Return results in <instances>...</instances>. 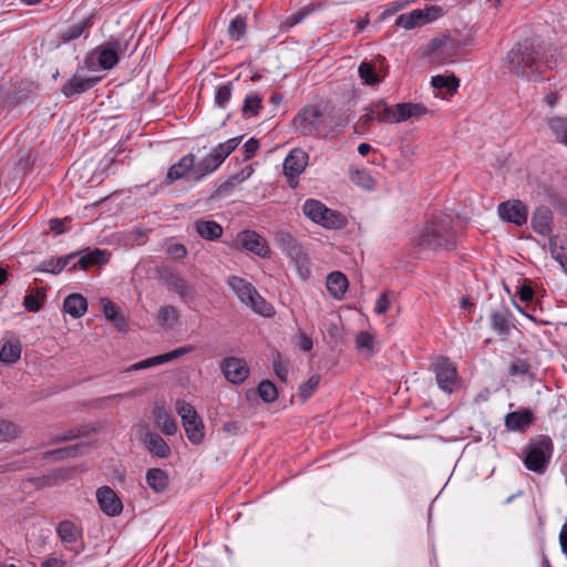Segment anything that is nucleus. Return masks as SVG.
<instances>
[{
    "label": "nucleus",
    "instance_id": "obj_39",
    "mask_svg": "<svg viewBox=\"0 0 567 567\" xmlns=\"http://www.w3.org/2000/svg\"><path fill=\"white\" fill-rule=\"evenodd\" d=\"M261 107V97L257 93H250L245 97L241 111L244 116L248 118L256 116Z\"/></svg>",
    "mask_w": 567,
    "mask_h": 567
},
{
    "label": "nucleus",
    "instance_id": "obj_15",
    "mask_svg": "<svg viewBox=\"0 0 567 567\" xmlns=\"http://www.w3.org/2000/svg\"><path fill=\"white\" fill-rule=\"evenodd\" d=\"M225 378L234 384L243 383L249 375V368L244 359L227 358L221 363Z\"/></svg>",
    "mask_w": 567,
    "mask_h": 567
},
{
    "label": "nucleus",
    "instance_id": "obj_23",
    "mask_svg": "<svg viewBox=\"0 0 567 567\" xmlns=\"http://www.w3.org/2000/svg\"><path fill=\"white\" fill-rule=\"evenodd\" d=\"M75 259L76 262H73L71 268L79 266L81 269L85 270L91 266L105 264L109 259V254L102 249H94L84 254L79 252V256Z\"/></svg>",
    "mask_w": 567,
    "mask_h": 567
},
{
    "label": "nucleus",
    "instance_id": "obj_32",
    "mask_svg": "<svg viewBox=\"0 0 567 567\" xmlns=\"http://www.w3.org/2000/svg\"><path fill=\"white\" fill-rule=\"evenodd\" d=\"M533 422V413L529 410L515 411L508 413L505 417V425L512 431H518L528 426Z\"/></svg>",
    "mask_w": 567,
    "mask_h": 567
},
{
    "label": "nucleus",
    "instance_id": "obj_31",
    "mask_svg": "<svg viewBox=\"0 0 567 567\" xmlns=\"http://www.w3.org/2000/svg\"><path fill=\"white\" fill-rule=\"evenodd\" d=\"M195 229L206 240H216L223 234V227L214 220L198 219L195 221Z\"/></svg>",
    "mask_w": 567,
    "mask_h": 567
},
{
    "label": "nucleus",
    "instance_id": "obj_24",
    "mask_svg": "<svg viewBox=\"0 0 567 567\" xmlns=\"http://www.w3.org/2000/svg\"><path fill=\"white\" fill-rule=\"evenodd\" d=\"M327 289L329 293L337 300H340L343 298L349 282L346 275H343L340 271H333L327 277Z\"/></svg>",
    "mask_w": 567,
    "mask_h": 567
},
{
    "label": "nucleus",
    "instance_id": "obj_25",
    "mask_svg": "<svg viewBox=\"0 0 567 567\" xmlns=\"http://www.w3.org/2000/svg\"><path fill=\"white\" fill-rule=\"evenodd\" d=\"M64 311L72 318H81L87 310V301L80 293L69 295L63 302Z\"/></svg>",
    "mask_w": 567,
    "mask_h": 567
},
{
    "label": "nucleus",
    "instance_id": "obj_55",
    "mask_svg": "<svg viewBox=\"0 0 567 567\" xmlns=\"http://www.w3.org/2000/svg\"><path fill=\"white\" fill-rule=\"evenodd\" d=\"M529 372V364L520 359H516L509 364L511 375H525Z\"/></svg>",
    "mask_w": 567,
    "mask_h": 567
},
{
    "label": "nucleus",
    "instance_id": "obj_60",
    "mask_svg": "<svg viewBox=\"0 0 567 567\" xmlns=\"http://www.w3.org/2000/svg\"><path fill=\"white\" fill-rule=\"evenodd\" d=\"M389 308H390V300L385 293H382L375 302L374 310L377 313L382 315V313H385Z\"/></svg>",
    "mask_w": 567,
    "mask_h": 567
},
{
    "label": "nucleus",
    "instance_id": "obj_26",
    "mask_svg": "<svg viewBox=\"0 0 567 567\" xmlns=\"http://www.w3.org/2000/svg\"><path fill=\"white\" fill-rule=\"evenodd\" d=\"M144 443L147 450L158 457L165 458L171 454V447L157 433L147 432L144 436Z\"/></svg>",
    "mask_w": 567,
    "mask_h": 567
},
{
    "label": "nucleus",
    "instance_id": "obj_42",
    "mask_svg": "<svg viewBox=\"0 0 567 567\" xmlns=\"http://www.w3.org/2000/svg\"><path fill=\"white\" fill-rule=\"evenodd\" d=\"M45 299V293L42 289L29 293L23 299V307L29 312H38Z\"/></svg>",
    "mask_w": 567,
    "mask_h": 567
},
{
    "label": "nucleus",
    "instance_id": "obj_53",
    "mask_svg": "<svg viewBox=\"0 0 567 567\" xmlns=\"http://www.w3.org/2000/svg\"><path fill=\"white\" fill-rule=\"evenodd\" d=\"M311 10L309 7H302L297 12L290 14L286 18L285 25L288 28H291L301 21H303L305 18H307L310 14Z\"/></svg>",
    "mask_w": 567,
    "mask_h": 567
},
{
    "label": "nucleus",
    "instance_id": "obj_19",
    "mask_svg": "<svg viewBox=\"0 0 567 567\" xmlns=\"http://www.w3.org/2000/svg\"><path fill=\"white\" fill-rule=\"evenodd\" d=\"M196 166L195 156L193 154H187L183 156L177 163L173 164L167 172L166 179L168 183H173L177 179H181L185 176H189L192 179L194 178L193 169Z\"/></svg>",
    "mask_w": 567,
    "mask_h": 567
},
{
    "label": "nucleus",
    "instance_id": "obj_54",
    "mask_svg": "<svg viewBox=\"0 0 567 567\" xmlns=\"http://www.w3.org/2000/svg\"><path fill=\"white\" fill-rule=\"evenodd\" d=\"M408 4H410V1H392L384 6L381 18L388 19L389 17L394 16L399 11L406 8Z\"/></svg>",
    "mask_w": 567,
    "mask_h": 567
},
{
    "label": "nucleus",
    "instance_id": "obj_18",
    "mask_svg": "<svg viewBox=\"0 0 567 567\" xmlns=\"http://www.w3.org/2000/svg\"><path fill=\"white\" fill-rule=\"evenodd\" d=\"M308 164V154L301 148L292 150L284 161V172L289 178L298 177Z\"/></svg>",
    "mask_w": 567,
    "mask_h": 567
},
{
    "label": "nucleus",
    "instance_id": "obj_8",
    "mask_svg": "<svg viewBox=\"0 0 567 567\" xmlns=\"http://www.w3.org/2000/svg\"><path fill=\"white\" fill-rule=\"evenodd\" d=\"M297 132L305 136H321L324 131V116L318 105H307L293 118Z\"/></svg>",
    "mask_w": 567,
    "mask_h": 567
},
{
    "label": "nucleus",
    "instance_id": "obj_62",
    "mask_svg": "<svg viewBox=\"0 0 567 567\" xmlns=\"http://www.w3.org/2000/svg\"><path fill=\"white\" fill-rule=\"evenodd\" d=\"M79 436V431L75 430H68L63 431L62 433H59L54 436L55 442H64L70 441Z\"/></svg>",
    "mask_w": 567,
    "mask_h": 567
},
{
    "label": "nucleus",
    "instance_id": "obj_44",
    "mask_svg": "<svg viewBox=\"0 0 567 567\" xmlns=\"http://www.w3.org/2000/svg\"><path fill=\"white\" fill-rule=\"evenodd\" d=\"M178 320V312L173 306H165L159 309L158 321L162 327H172Z\"/></svg>",
    "mask_w": 567,
    "mask_h": 567
},
{
    "label": "nucleus",
    "instance_id": "obj_38",
    "mask_svg": "<svg viewBox=\"0 0 567 567\" xmlns=\"http://www.w3.org/2000/svg\"><path fill=\"white\" fill-rule=\"evenodd\" d=\"M358 73L367 85H375L382 81V78L375 72L374 65L367 61L360 63Z\"/></svg>",
    "mask_w": 567,
    "mask_h": 567
},
{
    "label": "nucleus",
    "instance_id": "obj_49",
    "mask_svg": "<svg viewBox=\"0 0 567 567\" xmlns=\"http://www.w3.org/2000/svg\"><path fill=\"white\" fill-rule=\"evenodd\" d=\"M320 377L318 374L311 375L305 383L299 386V395L306 401L318 389Z\"/></svg>",
    "mask_w": 567,
    "mask_h": 567
},
{
    "label": "nucleus",
    "instance_id": "obj_20",
    "mask_svg": "<svg viewBox=\"0 0 567 567\" xmlns=\"http://www.w3.org/2000/svg\"><path fill=\"white\" fill-rule=\"evenodd\" d=\"M163 280L166 287L171 291L176 292L181 298L194 297V288L178 272L166 271L163 275Z\"/></svg>",
    "mask_w": 567,
    "mask_h": 567
},
{
    "label": "nucleus",
    "instance_id": "obj_7",
    "mask_svg": "<svg viewBox=\"0 0 567 567\" xmlns=\"http://www.w3.org/2000/svg\"><path fill=\"white\" fill-rule=\"evenodd\" d=\"M551 453V440L547 436H542L527 445L524 464L529 471L543 474L548 466Z\"/></svg>",
    "mask_w": 567,
    "mask_h": 567
},
{
    "label": "nucleus",
    "instance_id": "obj_1",
    "mask_svg": "<svg viewBox=\"0 0 567 567\" xmlns=\"http://www.w3.org/2000/svg\"><path fill=\"white\" fill-rule=\"evenodd\" d=\"M557 61L540 44L524 41L515 44L507 53L506 68L512 74L533 80L547 69H553Z\"/></svg>",
    "mask_w": 567,
    "mask_h": 567
},
{
    "label": "nucleus",
    "instance_id": "obj_61",
    "mask_svg": "<svg viewBox=\"0 0 567 567\" xmlns=\"http://www.w3.org/2000/svg\"><path fill=\"white\" fill-rule=\"evenodd\" d=\"M274 370H275L276 375L281 381H284V382L287 381L288 370H287L286 364L280 359L275 360V362H274Z\"/></svg>",
    "mask_w": 567,
    "mask_h": 567
},
{
    "label": "nucleus",
    "instance_id": "obj_30",
    "mask_svg": "<svg viewBox=\"0 0 567 567\" xmlns=\"http://www.w3.org/2000/svg\"><path fill=\"white\" fill-rule=\"evenodd\" d=\"M546 124L555 140L567 146V117L555 115L548 117Z\"/></svg>",
    "mask_w": 567,
    "mask_h": 567
},
{
    "label": "nucleus",
    "instance_id": "obj_3",
    "mask_svg": "<svg viewBox=\"0 0 567 567\" xmlns=\"http://www.w3.org/2000/svg\"><path fill=\"white\" fill-rule=\"evenodd\" d=\"M461 49L460 40L447 34H441L431 39L420 49V52L430 63L444 65L455 62Z\"/></svg>",
    "mask_w": 567,
    "mask_h": 567
},
{
    "label": "nucleus",
    "instance_id": "obj_21",
    "mask_svg": "<svg viewBox=\"0 0 567 567\" xmlns=\"http://www.w3.org/2000/svg\"><path fill=\"white\" fill-rule=\"evenodd\" d=\"M223 162L224 161L219 154L213 147L210 153L205 158L196 163V166L193 169L194 178L199 181L204 176L212 174L223 164Z\"/></svg>",
    "mask_w": 567,
    "mask_h": 567
},
{
    "label": "nucleus",
    "instance_id": "obj_13",
    "mask_svg": "<svg viewBox=\"0 0 567 567\" xmlns=\"http://www.w3.org/2000/svg\"><path fill=\"white\" fill-rule=\"evenodd\" d=\"M436 382L441 390L451 393L457 383L456 367L446 358H440L435 362Z\"/></svg>",
    "mask_w": 567,
    "mask_h": 567
},
{
    "label": "nucleus",
    "instance_id": "obj_36",
    "mask_svg": "<svg viewBox=\"0 0 567 567\" xmlns=\"http://www.w3.org/2000/svg\"><path fill=\"white\" fill-rule=\"evenodd\" d=\"M146 483L154 492L161 493L166 489L168 477L163 470L151 468L146 473Z\"/></svg>",
    "mask_w": 567,
    "mask_h": 567
},
{
    "label": "nucleus",
    "instance_id": "obj_2",
    "mask_svg": "<svg viewBox=\"0 0 567 567\" xmlns=\"http://www.w3.org/2000/svg\"><path fill=\"white\" fill-rule=\"evenodd\" d=\"M416 244L431 249L453 248L455 246V233L451 226V218L440 216L429 223L420 234Z\"/></svg>",
    "mask_w": 567,
    "mask_h": 567
},
{
    "label": "nucleus",
    "instance_id": "obj_28",
    "mask_svg": "<svg viewBox=\"0 0 567 567\" xmlns=\"http://www.w3.org/2000/svg\"><path fill=\"white\" fill-rule=\"evenodd\" d=\"M22 346L19 339L7 340L0 350V361L6 364L16 363L21 358Z\"/></svg>",
    "mask_w": 567,
    "mask_h": 567
},
{
    "label": "nucleus",
    "instance_id": "obj_4",
    "mask_svg": "<svg viewBox=\"0 0 567 567\" xmlns=\"http://www.w3.org/2000/svg\"><path fill=\"white\" fill-rule=\"evenodd\" d=\"M227 285L240 302L256 313L264 317H271L274 315V307L268 303L246 279L238 276H230L227 279Z\"/></svg>",
    "mask_w": 567,
    "mask_h": 567
},
{
    "label": "nucleus",
    "instance_id": "obj_48",
    "mask_svg": "<svg viewBox=\"0 0 567 567\" xmlns=\"http://www.w3.org/2000/svg\"><path fill=\"white\" fill-rule=\"evenodd\" d=\"M374 346L373 337L368 332H360L355 337V348L359 352L372 353Z\"/></svg>",
    "mask_w": 567,
    "mask_h": 567
},
{
    "label": "nucleus",
    "instance_id": "obj_46",
    "mask_svg": "<svg viewBox=\"0 0 567 567\" xmlns=\"http://www.w3.org/2000/svg\"><path fill=\"white\" fill-rule=\"evenodd\" d=\"M19 427L8 420L0 419V442H7L19 435Z\"/></svg>",
    "mask_w": 567,
    "mask_h": 567
},
{
    "label": "nucleus",
    "instance_id": "obj_17",
    "mask_svg": "<svg viewBox=\"0 0 567 567\" xmlns=\"http://www.w3.org/2000/svg\"><path fill=\"white\" fill-rule=\"evenodd\" d=\"M190 351H192L190 347H181L171 352L163 353L159 355H155V357L138 361V362L132 364L127 369V371H137V370L150 369V368H153L156 365L165 364L169 361H173V360L179 358L181 355L189 353Z\"/></svg>",
    "mask_w": 567,
    "mask_h": 567
},
{
    "label": "nucleus",
    "instance_id": "obj_63",
    "mask_svg": "<svg viewBox=\"0 0 567 567\" xmlns=\"http://www.w3.org/2000/svg\"><path fill=\"white\" fill-rule=\"evenodd\" d=\"M41 567H66V563L62 558L49 557L41 563Z\"/></svg>",
    "mask_w": 567,
    "mask_h": 567
},
{
    "label": "nucleus",
    "instance_id": "obj_35",
    "mask_svg": "<svg viewBox=\"0 0 567 567\" xmlns=\"http://www.w3.org/2000/svg\"><path fill=\"white\" fill-rule=\"evenodd\" d=\"M56 533L64 544H74L81 538V529L71 520H62Z\"/></svg>",
    "mask_w": 567,
    "mask_h": 567
},
{
    "label": "nucleus",
    "instance_id": "obj_14",
    "mask_svg": "<svg viewBox=\"0 0 567 567\" xmlns=\"http://www.w3.org/2000/svg\"><path fill=\"white\" fill-rule=\"evenodd\" d=\"M498 215L502 220L517 226L526 224L528 217L527 207L520 200H507L498 205Z\"/></svg>",
    "mask_w": 567,
    "mask_h": 567
},
{
    "label": "nucleus",
    "instance_id": "obj_9",
    "mask_svg": "<svg viewBox=\"0 0 567 567\" xmlns=\"http://www.w3.org/2000/svg\"><path fill=\"white\" fill-rule=\"evenodd\" d=\"M443 9L437 6H431L425 9H415L409 13L398 16L395 19V27L404 30H413L436 21L443 16Z\"/></svg>",
    "mask_w": 567,
    "mask_h": 567
},
{
    "label": "nucleus",
    "instance_id": "obj_47",
    "mask_svg": "<svg viewBox=\"0 0 567 567\" xmlns=\"http://www.w3.org/2000/svg\"><path fill=\"white\" fill-rule=\"evenodd\" d=\"M491 323L493 329L499 334H506L509 330V323L505 313L494 311L491 313Z\"/></svg>",
    "mask_w": 567,
    "mask_h": 567
},
{
    "label": "nucleus",
    "instance_id": "obj_37",
    "mask_svg": "<svg viewBox=\"0 0 567 567\" xmlns=\"http://www.w3.org/2000/svg\"><path fill=\"white\" fill-rule=\"evenodd\" d=\"M91 25H92V17H86V18L82 19L81 21L70 25L68 28V30H65L62 33L61 39L63 42H69V41L75 40V39L80 38L83 34V32L86 29H89Z\"/></svg>",
    "mask_w": 567,
    "mask_h": 567
},
{
    "label": "nucleus",
    "instance_id": "obj_50",
    "mask_svg": "<svg viewBox=\"0 0 567 567\" xmlns=\"http://www.w3.org/2000/svg\"><path fill=\"white\" fill-rule=\"evenodd\" d=\"M241 137H233L215 146V151L225 161L239 145Z\"/></svg>",
    "mask_w": 567,
    "mask_h": 567
},
{
    "label": "nucleus",
    "instance_id": "obj_11",
    "mask_svg": "<svg viewBox=\"0 0 567 567\" xmlns=\"http://www.w3.org/2000/svg\"><path fill=\"white\" fill-rule=\"evenodd\" d=\"M396 104L388 105L384 101H378L364 109V113L360 117V122L367 125L371 122L379 123H398Z\"/></svg>",
    "mask_w": 567,
    "mask_h": 567
},
{
    "label": "nucleus",
    "instance_id": "obj_45",
    "mask_svg": "<svg viewBox=\"0 0 567 567\" xmlns=\"http://www.w3.org/2000/svg\"><path fill=\"white\" fill-rule=\"evenodd\" d=\"M233 93V85L230 82L218 85L215 91V103L219 107H225L229 102Z\"/></svg>",
    "mask_w": 567,
    "mask_h": 567
},
{
    "label": "nucleus",
    "instance_id": "obj_5",
    "mask_svg": "<svg viewBox=\"0 0 567 567\" xmlns=\"http://www.w3.org/2000/svg\"><path fill=\"white\" fill-rule=\"evenodd\" d=\"M302 213L312 223L327 229H340L346 225V219L339 212L328 208L318 199H307L302 205Z\"/></svg>",
    "mask_w": 567,
    "mask_h": 567
},
{
    "label": "nucleus",
    "instance_id": "obj_56",
    "mask_svg": "<svg viewBox=\"0 0 567 567\" xmlns=\"http://www.w3.org/2000/svg\"><path fill=\"white\" fill-rule=\"evenodd\" d=\"M78 256L79 252H72L62 257H56V260H54V262L58 272L60 274L63 269L68 268L69 266L71 267V262L75 260Z\"/></svg>",
    "mask_w": 567,
    "mask_h": 567
},
{
    "label": "nucleus",
    "instance_id": "obj_59",
    "mask_svg": "<svg viewBox=\"0 0 567 567\" xmlns=\"http://www.w3.org/2000/svg\"><path fill=\"white\" fill-rule=\"evenodd\" d=\"M245 158L249 159L251 158L259 148V142L256 138L248 140L245 145Z\"/></svg>",
    "mask_w": 567,
    "mask_h": 567
},
{
    "label": "nucleus",
    "instance_id": "obj_41",
    "mask_svg": "<svg viewBox=\"0 0 567 567\" xmlns=\"http://www.w3.org/2000/svg\"><path fill=\"white\" fill-rule=\"evenodd\" d=\"M349 177L351 182L364 189L373 188L374 181L371 175L364 169H350Z\"/></svg>",
    "mask_w": 567,
    "mask_h": 567
},
{
    "label": "nucleus",
    "instance_id": "obj_34",
    "mask_svg": "<svg viewBox=\"0 0 567 567\" xmlns=\"http://www.w3.org/2000/svg\"><path fill=\"white\" fill-rule=\"evenodd\" d=\"M104 317L111 321L116 328L123 329L126 326L124 316L118 311L117 307L109 299L100 300Z\"/></svg>",
    "mask_w": 567,
    "mask_h": 567
},
{
    "label": "nucleus",
    "instance_id": "obj_27",
    "mask_svg": "<svg viewBox=\"0 0 567 567\" xmlns=\"http://www.w3.org/2000/svg\"><path fill=\"white\" fill-rule=\"evenodd\" d=\"M97 78H81V76H73L64 86H63V94L65 96H72L75 94L83 93L91 87H93L97 83Z\"/></svg>",
    "mask_w": 567,
    "mask_h": 567
},
{
    "label": "nucleus",
    "instance_id": "obj_29",
    "mask_svg": "<svg viewBox=\"0 0 567 567\" xmlns=\"http://www.w3.org/2000/svg\"><path fill=\"white\" fill-rule=\"evenodd\" d=\"M398 123L409 118H419L427 113L426 106L421 103H399L396 104Z\"/></svg>",
    "mask_w": 567,
    "mask_h": 567
},
{
    "label": "nucleus",
    "instance_id": "obj_40",
    "mask_svg": "<svg viewBox=\"0 0 567 567\" xmlns=\"http://www.w3.org/2000/svg\"><path fill=\"white\" fill-rule=\"evenodd\" d=\"M431 84L436 90H446L450 93L456 92L460 83L454 75H435L431 80Z\"/></svg>",
    "mask_w": 567,
    "mask_h": 567
},
{
    "label": "nucleus",
    "instance_id": "obj_52",
    "mask_svg": "<svg viewBox=\"0 0 567 567\" xmlns=\"http://www.w3.org/2000/svg\"><path fill=\"white\" fill-rule=\"evenodd\" d=\"M246 31V22L241 17H236L228 27L230 38L238 41L243 38Z\"/></svg>",
    "mask_w": 567,
    "mask_h": 567
},
{
    "label": "nucleus",
    "instance_id": "obj_10",
    "mask_svg": "<svg viewBox=\"0 0 567 567\" xmlns=\"http://www.w3.org/2000/svg\"><path fill=\"white\" fill-rule=\"evenodd\" d=\"M122 51V44L118 40L109 42L106 45L99 47L87 58L86 64L91 70H95V62L102 70L112 69L118 61V52Z\"/></svg>",
    "mask_w": 567,
    "mask_h": 567
},
{
    "label": "nucleus",
    "instance_id": "obj_6",
    "mask_svg": "<svg viewBox=\"0 0 567 567\" xmlns=\"http://www.w3.org/2000/svg\"><path fill=\"white\" fill-rule=\"evenodd\" d=\"M174 406L188 441L195 445L200 444L205 437V425L195 408L184 400H176Z\"/></svg>",
    "mask_w": 567,
    "mask_h": 567
},
{
    "label": "nucleus",
    "instance_id": "obj_43",
    "mask_svg": "<svg viewBox=\"0 0 567 567\" xmlns=\"http://www.w3.org/2000/svg\"><path fill=\"white\" fill-rule=\"evenodd\" d=\"M549 250L551 257L560 265L564 272L567 275V250L557 245L556 238L549 239Z\"/></svg>",
    "mask_w": 567,
    "mask_h": 567
},
{
    "label": "nucleus",
    "instance_id": "obj_12",
    "mask_svg": "<svg viewBox=\"0 0 567 567\" xmlns=\"http://www.w3.org/2000/svg\"><path fill=\"white\" fill-rule=\"evenodd\" d=\"M236 243L243 249L259 257L267 258L270 256V248L267 240L254 230H243L238 233Z\"/></svg>",
    "mask_w": 567,
    "mask_h": 567
},
{
    "label": "nucleus",
    "instance_id": "obj_64",
    "mask_svg": "<svg viewBox=\"0 0 567 567\" xmlns=\"http://www.w3.org/2000/svg\"><path fill=\"white\" fill-rule=\"evenodd\" d=\"M559 542H560L561 550L567 557V522L563 525V528L560 530Z\"/></svg>",
    "mask_w": 567,
    "mask_h": 567
},
{
    "label": "nucleus",
    "instance_id": "obj_22",
    "mask_svg": "<svg viewBox=\"0 0 567 567\" xmlns=\"http://www.w3.org/2000/svg\"><path fill=\"white\" fill-rule=\"evenodd\" d=\"M154 420L156 425L165 435H175L178 431V425L173 415L163 405H157L154 409Z\"/></svg>",
    "mask_w": 567,
    "mask_h": 567
},
{
    "label": "nucleus",
    "instance_id": "obj_33",
    "mask_svg": "<svg viewBox=\"0 0 567 567\" xmlns=\"http://www.w3.org/2000/svg\"><path fill=\"white\" fill-rule=\"evenodd\" d=\"M533 229L540 235H548L551 230V215L547 208H538L532 217Z\"/></svg>",
    "mask_w": 567,
    "mask_h": 567
},
{
    "label": "nucleus",
    "instance_id": "obj_51",
    "mask_svg": "<svg viewBox=\"0 0 567 567\" xmlns=\"http://www.w3.org/2000/svg\"><path fill=\"white\" fill-rule=\"evenodd\" d=\"M258 393L265 402H274L278 396L277 388L270 381L260 382Z\"/></svg>",
    "mask_w": 567,
    "mask_h": 567
},
{
    "label": "nucleus",
    "instance_id": "obj_58",
    "mask_svg": "<svg viewBox=\"0 0 567 567\" xmlns=\"http://www.w3.org/2000/svg\"><path fill=\"white\" fill-rule=\"evenodd\" d=\"M167 254L175 259H182L186 256L187 250L182 244H172L167 247Z\"/></svg>",
    "mask_w": 567,
    "mask_h": 567
},
{
    "label": "nucleus",
    "instance_id": "obj_16",
    "mask_svg": "<svg viewBox=\"0 0 567 567\" xmlns=\"http://www.w3.org/2000/svg\"><path fill=\"white\" fill-rule=\"evenodd\" d=\"M96 499L101 511L107 516H117L122 513V502L111 487H100L96 491Z\"/></svg>",
    "mask_w": 567,
    "mask_h": 567
},
{
    "label": "nucleus",
    "instance_id": "obj_57",
    "mask_svg": "<svg viewBox=\"0 0 567 567\" xmlns=\"http://www.w3.org/2000/svg\"><path fill=\"white\" fill-rule=\"evenodd\" d=\"M54 260H56L55 257H50V258L42 260L38 267V270L41 272H49V274L58 275L59 272L55 268Z\"/></svg>",
    "mask_w": 567,
    "mask_h": 567
}]
</instances>
